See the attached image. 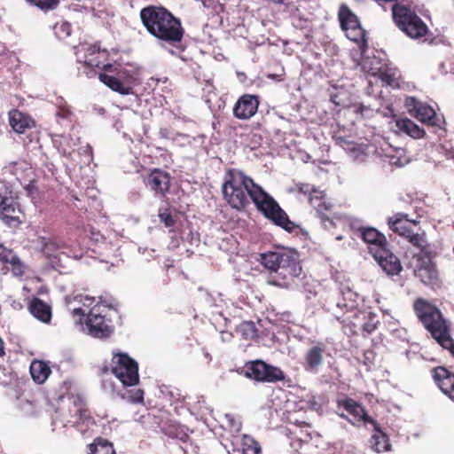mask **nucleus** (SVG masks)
<instances>
[{
  "instance_id": "f257e3e1",
  "label": "nucleus",
  "mask_w": 454,
  "mask_h": 454,
  "mask_svg": "<svg viewBox=\"0 0 454 454\" xmlns=\"http://www.w3.org/2000/svg\"><path fill=\"white\" fill-rule=\"evenodd\" d=\"M142 24L147 32L165 43L179 48L185 30L180 19L162 6L149 5L140 11Z\"/></svg>"
},
{
  "instance_id": "f03ea898",
  "label": "nucleus",
  "mask_w": 454,
  "mask_h": 454,
  "mask_svg": "<svg viewBox=\"0 0 454 454\" xmlns=\"http://www.w3.org/2000/svg\"><path fill=\"white\" fill-rule=\"evenodd\" d=\"M270 273V285L287 288L301 274V265L294 254L281 251H269L259 254L257 259Z\"/></svg>"
},
{
  "instance_id": "7ed1b4c3",
  "label": "nucleus",
  "mask_w": 454,
  "mask_h": 454,
  "mask_svg": "<svg viewBox=\"0 0 454 454\" xmlns=\"http://www.w3.org/2000/svg\"><path fill=\"white\" fill-rule=\"evenodd\" d=\"M413 309L417 313L418 319L421 321L424 328L430 333L438 344L444 349L450 351L454 356V340L450 335V326L442 317L441 310L422 299L413 303Z\"/></svg>"
},
{
  "instance_id": "20e7f679",
  "label": "nucleus",
  "mask_w": 454,
  "mask_h": 454,
  "mask_svg": "<svg viewBox=\"0 0 454 454\" xmlns=\"http://www.w3.org/2000/svg\"><path fill=\"white\" fill-rule=\"evenodd\" d=\"M343 296H348L349 301H340L337 303L338 308L344 310L343 315L338 316V322L343 324L344 328H349L350 333L357 335V332L361 331L363 335H370L378 327V320L376 316L372 313L364 315L359 312L356 308L357 302L352 297H356L355 293L350 290L343 294Z\"/></svg>"
},
{
  "instance_id": "39448f33",
  "label": "nucleus",
  "mask_w": 454,
  "mask_h": 454,
  "mask_svg": "<svg viewBox=\"0 0 454 454\" xmlns=\"http://www.w3.org/2000/svg\"><path fill=\"white\" fill-rule=\"evenodd\" d=\"M224 199H273L264 189L244 172L231 168L227 171L222 186Z\"/></svg>"
},
{
  "instance_id": "423d86ee",
  "label": "nucleus",
  "mask_w": 454,
  "mask_h": 454,
  "mask_svg": "<svg viewBox=\"0 0 454 454\" xmlns=\"http://www.w3.org/2000/svg\"><path fill=\"white\" fill-rule=\"evenodd\" d=\"M79 52L83 53V57H77L78 74L86 77H93L97 74L96 68L105 67L109 63L110 53L107 49L102 48L99 42L94 43H81L78 49Z\"/></svg>"
},
{
  "instance_id": "0eeeda50",
  "label": "nucleus",
  "mask_w": 454,
  "mask_h": 454,
  "mask_svg": "<svg viewBox=\"0 0 454 454\" xmlns=\"http://www.w3.org/2000/svg\"><path fill=\"white\" fill-rule=\"evenodd\" d=\"M391 11L395 26L410 38L419 39L427 34V26L410 6L395 4Z\"/></svg>"
},
{
  "instance_id": "6e6552de",
  "label": "nucleus",
  "mask_w": 454,
  "mask_h": 454,
  "mask_svg": "<svg viewBox=\"0 0 454 454\" xmlns=\"http://www.w3.org/2000/svg\"><path fill=\"white\" fill-rule=\"evenodd\" d=\"M111 303L99 300L96 305L90 309L89 313L83 309H73V314L81 318L85 317V326L89 329L90 335L95 338H106L111 333V328L105 320V309H109Z\"/></svg>"
},
{
  "instance_id": "1a4fd4ad",
  "label": "nucleus",
  "mask_w": 454,
  "mask_h": 454,
  "mask_svg": "<svg viewBox=\"0 0 454 454\" xmlns=\"http://www.w3.org/2000/svg\"><path fill=\"white\" fill-rule=\"evenodd\" d=\"M98 78L112 90L121 95L130 94L136 82L134 74L118 63L106 66L105 72L100 73Z\"/></svg>"
},
{
  "instance_id": "9d476101",
  "label": "nucleus",
  "mask_w": 454,
  "mask_h": 454,
  "mask_svg": "<svg viewBox=\"0 0 454 454\" xmlns=\"http://www.w3.org/2000/svg\"><path fill=\"white\" fill-rule=\"evenodd\" d=\"M110 372L125 387L138 384V364L126 353L113 354Z\"/></svg>"
},
{
  "instance_id": "9b49d317",
  "label": "nucleus",
  "mask_w": 454,
  "mask_h": 454,
  "mask_svg": "<svg viewBox=\"0 0 454 454\" xmlns=\"http://www.w3.org/2000/svg\"><path fill=\"white\" fill-rule=\"evenodd\" d=\"M415 267L413 274L421 281L422 285L435 290L442 286L439 271L434 262L431 260V251H419L413 255Z\"/></svg>"
},
{
  "instance_id": "f8f14e48",
  "label": "nucleus",
  "mask_w": 454,
  "mask_h": 454,
  "mask_svg": "<svg viewBox=\"0 0 454 454\" xmlns=\"http://www.w3.org/2000/svg\"><path fill=\"white\" fill-rule=\"evenodd\" d=\"M338 20L346 36L355 42L361 50L366 49V31L362 27L358 17L346 4H341L339 7Z\"/></svg>"
},
{
  "instance_id": "ddd939ff",
  "label": "nucleus",
  "mask_w": 454,
  "mask_h": 454,
  "mask_svg": "<svg viewBox=\"0 0 454 454\" xmlns=\"http://www.w3.org/2000/svg\"><path fill=\"white\" fill-rule=\"evenodd\" d=\"M387 224L390 231L407 239L411 246L416 247L419 251L429 252L425 235L412 230L416 226L415 221L407 220L403 217V215L397 214L394 217L388 218Z\"/></svg>"
},
{
  "instance_id": "4468645a",
  "label": "nucleus",
  "mask_w": 454,
  "mask_h": 454,
  "mask_svg": "<svg viewBox=\"0 0 454 454\" xmlns=\"http://www.w3.org/2000/svg\"><path fill=\"white\" fill-rule=\"evenodd\" d=\"M243 370H245L247 378L258 382L274 384L284 380V378H286L280 368L266 364L262 360L247 362Z\"/></svg>"
},
{
  "instance_id": "2eb2a0df",
  "label": "nucleus",
  "mask_w": 454,
  "mask_h": 454,
  "mask_svg": "<svg viewBox=\"0 0 454 454\" xmlns=\"http://www.w3.org/2000/svg\"><path fill=\"white\" fill-rule=\"evenodd\" d=\"M253 202L255 204L257 211L263 215L264 218L281 229L288 232H294L298 228L294 222L288 219L287 214L276 200H253Z\"/></svg>"
},
{
  "instance_id": "dca6fc26",
  "label": "nucleus",
  "mask_w": 454,
  "mask_h": 454,
  "mask_svg": "<svg viewBox=\"0 0 454 454\" xmlns=\"http://www.w3.org/2000/svg\"><path fill=\"white\" fill-rule=\"evenodd\" d=\"M404 106L408 113L420 122L431 126L437 125L435 111L430 106L419 101L414 97H407Z\"/></svg>"
},
{
  "instance_id": "f3484780",
  "label": "nucleus",
  "mask_w": 454,
  "mask_h": 454,
  "mask_svg": "<svg viewBox=\"0 0 454 454\" xmlns=\"http://www.w3.org/2000/svg\"><path fill=\"white\" fill-rule=\"evenodd\" d=\"M337 406L338 408H343L344 411H348L354 418V421L349 420L350 423L371 424L373 427V430H378L379 425L376 420L367 415L364 407L356 401L350 397H345L337 401Z\"/></svg>"
},
{
  "instance_id": "a211bd4d",
  "label": "nucleus",
  "mask_w": 454,
  "mask_h": 454,
  "mask_svg": "<svg viewBox=\"0 0 454 454\" xmlns=\"http://www.w3.org/2000/svg\"><path fill=\"white\" fill-rule=\"evenodd\" d=\"M172 176L169 173L154 168L145 177V183L146 187L154 192L156 195L165 196L170 188Z\"/></svg>"
},
{
  "instance_id": "6ab92c4d",
  "label": "nucleus",
  "mask_w": 454,
  "mask_h": 454,
  "mask_svg": "<svg viewBox=\"0 0 454 454\" xmlns=\"http://www.w3.org/2000/svg\"><path fill=\"white\" fill-rule=\"evenodd\" d=\"M259 104L258 96L244 94L234 104L233 115L239 120H248L257 113Z\"/></svg>"
},
{
  "instance_id": "aec40b11",
  "label": "nucleus",
  "mask_w": 454,
  "mask_h": 454,
  "mask_svg": "<svg viewBox=\"0 0 454 454\" xmlns=\"http://www.w3.org/2000/svg\"><path fill=\"white\" fill-rule=\"evenodd\" d=\"M1 171L3 176H12L20 184L26 183L27 179L33 178V176H35V170L31 163L24 159L8 162Z\"/></svg>"
},
{
  "instance_id": "412c9836",
  "label": "nucleus",
  "mask_w": 454,
  "mask_h": 454,
  "mask_svg": "<svg viewBox=\"0 0 454 454\" xmlns=\"http://www.w3.org/2000/svg\"><path fill=\"white\" fill-rule=\"evenodd\" d=\"M325 354V344L317 341L304 352L303 368L308 372L316 373L324 362Z\"/></svg>"
},
{
  "instance_id": "4be33fe9",
  "label": "nucleus",
  "mask_w": 454,
  "mask_h": 454,
  "mask_svg": "<svg viewBox=\"0 0 454 454\" xmlns=\"http://www.w3.org/2000/svg\"><path fill=\"white\" fill-rule=\"evenodd\" d=\"M378 265L389 276H396L402 270L399 259L389 250L369 251Z\"/></svg>"
},
{
  "instance_id": "5701e85b",
  "label": "nucleus",
  "mask_w": 454,
  "mask_h": 454,
  "mask_svg": "<svg viewBox=\"0 0 454 454\" xmlns=\"http://www.w3.org/2000/svg\"><path fill=\"white\" fill-rule=\"evenodd\" d=\"M22 210L16 200H1L0 218L9 226H17L22 223Z\"/></svg>"
},
{
  "instance_id": "b1692460",
  "label": "nucleus",
  "mask_w": 454,
  "mask_h": 454,
  "mask_svg": "<svg viewBox=\"0 0 454 454\" xmlns=\"http://www.w3.org/2000/svg\"><path fill=\"white\" fill-rule=\"evenodd\" d=\"M434 380L441 392L454 402V373L443 367H436L434 369Z\"/></svg>"
},
{
  "instance_id": "393cba45",
  "label": "nucleus",
  "mask_w": 454,
  "mask_h": 454,
  "mask_svg": "<svg viewBox=\"0 0 454 454\" xmlns=\"http://www.w3.org/2000/svg\"><path fill=\"white\" fill-rule=\"evenodd\" d=\"M361 239L369 245V251L388 250L384 234L372 227L360 228Z\"/></svg>"
},
{
  "instance_id": "a878e982",
  "label": "nucleus",
  "mask_w": 454,
  "mask_h": 454,
  "mask_svg": "<svg viewBox=\"0 0 454 454\" xmlns=\"http://www.w3.org/2000/svg\"><path fill=\"white\" fill-rule=\"evenodd\" d=\"M185 208L176 207L174 204H167V206L159 208V218L167 228L173 227L180 219L184 217Z\"/></svg>"
},
{
  "instance_id": "bb28decb",
  "label": "nucleus",
  "mask_w": 454,
  "mask_h": 454,
  "mask_svg": "<svg viewBox=\"0 0 454 454\" xmlns=\"http://www.w3.org/2000/svg\"><path fill=\"white\" fill-rule=\"evenodd\" d=\"M73 412L74 413L64 418V423L76 425L90 420V410L79 396L73 400Z\"/></svg>"
},
{
  "instance_id": "cd10ccee",
  "label": "nucleus",
  "mask_w": 454,
  "mask_h": 454,
  "mask_svg": "<svg viewBox=\"0 0 454 454\" xmlns=\"http://www.w3.org/2000/svg\"><path fill=\"white\" fill-rule=\"evenodd\" d=\"M10 125L19 134L25 133L27 129L35 127V121L27 114L12 110L9 113Z\"/></svg>"
},
{
  "instance_id": "c85d7f7f",
  "label": "nucleus",
  "mask_w": 454,
  "mask_h": 454,
  "mask_svg": "<svg viewBox=\"0 0 454 454\" xmlns=\"http://www.w3.org/2000/svg\"><path fill=\"white\" fill-rule=\"evenodd\" d=\"M28 312L43 324H50L51 306L42 299L33 298L28 302Z\"/></svg>"
},
{
  "instance_id": "c756f323",
  "label": "nucleus",
  "mask_w": 454,
  "mask_h": 454,
  "mask_svg": "<svg viewBox=\"0 0 454 454\" xmlns=\"http://www.w3.org/2000/svg\"><path fill=\"white\" fill-rule=\"evenodd\" d=\"M395 126L400 131L406 133L413 138H421L426 134L423 129L408 118L396 120Z\"/></svg>"
},
{
  "instance_id": "7c9ffc66",
  "label": "nucleus",
  "mask_w": 454,
  "mask_h": 454,
  "mask_svg": "<svg viewBox=\"0 0 454 454\" xmlns=\"http://www.w3.org/2000/svg\"><path fill=\"white\" fill-rule=\"evenodd\" d=\"M50 366L43 361L35 360L30 364V375L36 384H43L50 376Z\"/></svg>"
},
{
  "instance_id": "2f4dec72",
  "label": "nucleus",
  "mask_w": 454,
  "mask_h": 454,
  "mask_svg": "<svg viewBox=\"0 0 454 454\" xmlns=\"http://www.w3.org/2000/svg\"><path fill=\"white\" fill-rule=\"evenodd\" d=\"M89 454H115V450L111 442L98 436L89 444Z\"/></svg>"
},
{
  "instance_id": "473e14b6",
  "label": "nucleus",
  "mask_w": 454,
  "mask_h": 454,
  "mask_svg": "<svg viewBox=\"0 0 454 454\" xmlns=\"http://www.w3.org/2000/svg\"><path fill=\"white\" fill-rule=\"evenodd\" d=\"M375 434L372 435V443H373V449L377 450V453H383L389 450L388 436L384 434L380 428L375 430Z\"/></svg>"
},
{
  "instance_id": "72a5a7b5",
  "label": "nucleus",
  "mask_w": 454,
  "mask_h": 454,
  "mask_svg": "<svg viewBox=\"0 0 454 454\" xmlns=\"http://www.w3.org/2000/svg\"><path fill=\"white\" fill-rule=\"evenodd\" d=\"M296 190L300 194L307 196L308 199H324L325 196L323 191H320L310 184H296Z\"/></svg>"
},
{
  "instance_id": "f704fd0d",
  "label": "nucleus",
  "mask_w": 454,
  "mask_h": 454,
  "mask_svg": "<svg viewBox=\"0 0 454 454\" xmlns=\"http://www.w3.org/2000/svg\"><path fill=\"white\" fill-rule=\"evenodd\" d=\"M379 78L387 86L392 88L399 87V79L395 69L387 67L384 70H380Z\"/></svg>"
},
{
  "instance_id": "c9c22d12",
  "label": "nucleus",
  "mask_w": 454,
  "mask_h": 454,
  "mask_svg": "<svg viewBox=\"0 0 454 454\" xmlns=\"http://www.w3.org/2000/svg\"><path fill=\"white\" fill-rule=\"evenodd\" d=\"M0 261L3 262V263H10L13 266V270L20 269V262L17 258L16 254L12 249L6 248L2 244H0Z\"/></svg>"
},
{
  "instance_id": "e433bc0d",
  "label": "nucleus",
  "mask_w": 454,
  "mask_h": 454,
  "mask_svg": "<svg viewBox=\"0 0 454 454\" xmlns=\"http://www.w3.org/2000/svg\"><path fill=\"white\" fill-rule=\"evenodd\" d=\"M241 451L243 454H260V444L253 437L245 435L241 439Z\"/></svg>"
},
{
  "instance_id": "4c0bfd02",
  "label": "nucleus",
  "mask_w": 454,
  "mask_h": 454,
  "mask_svg": "<svg viewBox=\"0 0 454 454\" xmlns=\"http://www.w3.org/2000/svg\"><path fill=\"white\" fill-rule=\"evenodd\" d=\"M237 333H240L243 339L253 340L256 338V326L252 321H244L237 327Z\"/></svg>"
},
{
  "instance_id": "58836bf2",
  "label": "nucleus",
  "mask_w": 454,
  "mask_h": 454,
  "mask_svg": "<svg viewBox=\"0 0 454 454\" xmlns=\"http://www.w3.org/2000/svg\"><path fill=\"white\" fill-rule=\"evenodd\" d=\"M317 215L321 219V222H329L334 215L332 202L326 200L321 201L320 204L317 206Z\"/></svg>"
},
{
  "instance_id": "ea45409f",
  "label": "nucleus",
  "mask_w": 454,
  "mask_h": 454,
  "mask_svg": "<svg viewBox=\"0 0 454 454\" xmlns=\"http://www.w3.org/2000/svg\"><path fill=\"white\" fill-rule=\"evenodd\" d=\"M39 242L43 246V248H41L43 249V254L48 257L54 256V254L61 248V245L54 239H47L44 237H41L39 238Z\"/></svg>"
},
{
  "instance_id": "a19ab883",
  "label": "nucleus",
  "mask_w": 454,
  "mask_h": 454,
  "mask_svg": "<svg viewBox=\"0 0 454 454\" xmlns=\"http://www.w3.org/2000/svg\"><path fill=\"white\" fill-rule=\"evenodd\" d=\"M21 184L26 192V196L35 199L41 195L40 187L38 185V181L35 178V175L33 176V178L27 179V182Z\"/></svg>"
},
{
  "instance_id": "79ce46f5",
  "label": "nucleus",
  "mask_w": 454,
  "mask_h": 454,
  "mask_svg": "<svg viewBox=\"0 0 454 454\" xmlns=\"http://www.w3.org/2000/svg\"><path fill=\"white\" fill-rule=\"evenodd\" d=\"M54 33L59 39H66L71 34V25L67 22L57 23L54 26Z\"/></svg>"
},
{
  "instance_id": "37998d69",
  "label": "nucleus",
  "mask_w": 454,
  "mask_h": 454,
  "mask_svg": "<svg viewBox=\"0 0 454 454\" xmlns=\"http://www.w3.org/2000/svg\"><path fill=\"white\" fill-rule=\"evenodd\" d=\"M125 399L132 404H143V390L140 388L129 390L127 392Z\"/></svg>"
},
{
  "instance_id": "c03bdc74",
  "label": "nucleus",
  "mask_w": 454,
  "mask_h": 454,
  "mask_svg": "<svg viewBox=\"0 0 454 454\" xmlns=\"http://www.w3.org/2000/svg\"><path fill=\"white\" fill-rule=\"evenodd\" d=\"M27 1L43 10L54 9L59 4V0H27Z\"/></svg>"
},
{
  "instance_id": "a18cd8bd",
  "label": "nucleus",
  "mask_w": 454,
  "mask_h": 454,
  "mask_svg": "<svg viewBox=\"0 0 454 454\" xmlns=\"http://www.w3.org/2000/svg\"><path fill=\"white\" fill-rule=\"evenodd\" d=\"M0 199H14L12 190L4 182H0Z\"/></svg>"
},
{
  "instance_id": "49530a36",
  "label": "nucleus",
  "mask_w": 454,
  "mask_h": 454,
  "mask_svg": "<svg viewBox=\"0 0 454 454\" xmlns=\"http://www.w3.org/2000/svg\"><path fill=\"white\" fill-rule=\"evenodd\" d=\"M373 356L374 353L372 350H365L364 354H363V364H364L367 367H370L372 364Z\"/></svg>"
},
{
  "instance_id": "de8ad7c7",
  "label": "nucleus",
  "mask_w": 454,
  "mask_h": 454,
  "mask_svg": "<svg viewBox=\"0 0 454 454\" xmlns=\"http://www.w3.org/2000/svg\"><path fill=\"white\" fill-rule=\"evenodd\" d=\"M228 203H230L231 207L234 209L242 210L246 207V205L247 204V200H228Z\"/></svg>"
},
{
  "instance_id": "09e8293b",
  "label": "nucleus",
  "mask_w": 454,
  "mask_h": 454,
  "mask_svg": "<svg viewBox=\"0 0 454 454\" xmlns=\"http://www.w3.org/2000/svg\"><path fill=\"white\" fill-rule=\"evenodd\" d=\"M374 1L377 2L379 4H382L385 3H393V4H399L398 3L399 0H374Z\"/></svg>"
},
{
  "instance_id": "8fccbe9b",
  "label": "nucleus",
  "mask_w": 454,
  "mask_h": 454,
  "mask_svg": "<svg viewBox=\"0 0 454 454\" xmlns=\"http://www.w3.org/2000/svg\"><path fill=\"white\" fill-rule=\"evenodd\" d=\"M69 111H60L58 113V115L61 116L62 118H67L68 114H69Z\"/></svg>"
},
{
  "instance_id": "3c124183",
  "label": "nucleus",
  "mask_w": 454,
  "mask_h": 454,
  "mask_svg": "<svg viewBox=\"0 0 454 454\" xmlns=\"http://www.w3.org/2000/svg\"><path fill=\"white\" fill-rule=\"evenodd\" d=\"M4 355H5V352L4 351V341L0 339V357L4 356Z\"/></svg>"
},
{
  "instance_id": "603ef678",
  "label": "nucleus",
  "mask_w": 454,
  "mask_h": 454,
  "mask_svg": "<svg viewBox=\"0 0 454 454\" xmlns=\"http://www.w3.org/2000/svg\"><path fill=\"white\" fill-rule=\"evenodd\" d=\"M167 129H161L160 134L162 137H167Z\"/></svg>"
},
{
  "instance_id": "864d4df0",
  "label": "nucleus",
  "mask_w": 454,
  "mask_h": 454,
  "mask_svg": "<svg viewBox=\"0 0 454 454\" xmlns=\"http://www.w3.org/2000/svg\"><path fill=\"white\" fill-rule=\"evenodd\" d=\"M340 418L348 420V418H347V415L345 414H340Z\"/></svg>"
},
{
  "instance_id": "5fc2aeb1",
  "label": "nucleus",
  "mask_w": 454,
  "mask_h": 454,
  "mask_svg": "<svg viewBox=\"0 0 454 454\" xmlns=\"http://www.w3.org/2000/svg\"><path fill=\"white\" fill-rule=\"evenodd\" d=\"M364 106H359V107H358V109H357V111H359V112H361V113H362V112H363V110H364Z\"/></svg>"
},
{
  "instance_id": "6e6d98bb",
  "label": "nucleus",
  "mask_w": 454,
  "mask_h": 454,
  "mask_svg": "<svg viewBox=\"0 0 454 454\" xmlns=\"http://www.w3.org/2000/svg\"><path fill=\"white\" fill-rule=\"evenodd\" d=\"M85 301H93L94 299L93 298H87V299H85Z\"/></svg>"
},
{
  "instance_id": "4d7b16f0",
  "label": "nucleus",
  "mask_w": 454,
  "mask_h": 454,
  "mask_svg": "<svg viewBox=\"0 0 454 454\" xmlns=\"http://www.w3.org/2000/svg\"><path fill=\"white\" fill-rule=\"evenodd\" d=\"M309 403L315 405V402H313V401H309Z\"/></svg>"
},
{
  "instance_id": "13d9d810",
  "label": "nucleus",
  "mask_w": 454,
  "mask_h": 454,
  "mask_svg": "<svg viewBox=\"0 0 454 454\" xmlns=\"http://www.w3.org/2000/svg\"><path fill=\"white\" fill-rule=\"evenodd\" d=\"M453 254H454V247H453Z\"/></svg>"
}]
</instances>
